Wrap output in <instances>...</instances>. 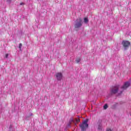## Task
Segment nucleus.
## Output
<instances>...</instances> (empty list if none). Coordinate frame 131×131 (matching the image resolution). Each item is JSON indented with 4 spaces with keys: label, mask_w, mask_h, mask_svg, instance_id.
Here are the masks:
<instances>
[{
    "label": "nucleus",
    "mask_w": 131,
    "mask_h": 131,
    "mask_svg": "<svg viewBox=\"0 0 131 131\" xmlns=\"http://www.w3.org/2000/svg\"><path fill=\"white\" fill-rule=\"evenodd\" d=\"M88 122L89 119H86L79 125L81 131H86V128H89V124H88Z\"/></svg>",
    "instance_id": "f257e3e1"
},
{
    "label": "nucleus",
    "mask_w": 131,
    "mask_h": 131,
    "mask_svg": "<svg viewBox=\"0 0 131 131\" xmlns=\"http://www.w3.org/2000/svg\"><path fill=\"white\" fill-rule=\"evenodd\" d=\"M81 26H82V19L79 18L75 21V28H76V29H78V28H80Z\"/></svg>",
    "instance_id": "f03ea898"
},
{
    "label": "nucleus",
    "mask_w": 131,
    "mask_h": 131,
    "mask_svg": "<svg viewBox=\"0 0 131 131\" xmlns=\"http://www.w3.org/2000/svg\"><path fill=\"white\" fill-rule=\"evenodd\" d=\"M120 86V85L118 84L113 86L111 89V94H117L118 92Z\"/></svg>",
    "instance_id": "7ed1b4c3"
},
{
    "label": "nucleus",
    "mask_w": 131,
    "mask_h": 131,
    "mask_svg": "<svg viewBox=\"0 0 131 131\" xmlns=\"http://www.w3.org/2000/svg\"><path fill=\"white\" fill-rule=\"evenodd\" d=\"M122 45L125 50H127L128 47L130 46V42L126 40H123L122 42Z\"/></svg>",
    "instance_id": "20e7f679"
},
{
    "label": "nucleus",
    "mask_w": 131,
    "mask_h": 131,
    "mask_svg": "<svg viewBox=\"0 0 131 131\" xmlns=\"http://www.w3.org/2000/svg\"><path fill=\"white\" fill-rule=\"evenodd\" d=\"M56 77L57 80H62L63 78V75L62 73H57L56 74Z\"/></svg>",
    "instance_id": "39448f33"
},
{
    "label": "nucleus",
    "mask_w": 131,
    "mask_h": 131,
    "mask_svg": "<svg viewBox=\"0 0 131 131\" xmlns=\"http://www.w3.org/2000/svg\"><path fill=\"white\" fill-rule=\"evenodd\" d=\"M130 85V83L129 82H125L123 86L121 87V89L122 90H126Z\"/></svg>",
    "instance_id": "423d86ee"
},
{
    "label": "nucleus",
    "mask_w": 131,
    "mask_h": 131,
    "mask_svg": "<svg viewBox=\"0 0 131 131\" xmlns=\"http://www.w3.org/2000/svg\"><path fill=\"white\" fill-rule=\"evenodd\" d=\"M98 129L101 130L102 129V124H99L98 126Z\"/></svg>",
    "instance_id": "0eeeda50"
},
{
    "label": "nucleus",
    "mask_w": 131,
    "mask_h": 131,
    "mask_svg": "<svg viewBox=\"0 0 131 131\" xmlns=\"http://www.w3.org/2000/svg\"><path fill=\"white\" fill-rule=\"evenodd\" d=\"M84 23H88L89 22V19L87 18H84Z\"/></svg>",
    "instance_id": "6e6552de"
},
{
    "label": "nucleus",
    "mask_w": 131,
    "mask_h": 131,
    "mask_svg": "<svg viewBox=\"0 0 131 131\" xmlns=\"http://www.w3.org/2000/svg\"><path fill=\"white\" fill-rule=\"evenodd\" d=\"M76 62L77 63H79V62H80V58H77L76 59Z\"/></svg>",
    "instance_id": "1a4fd4ad"
},
{
    "label": "nucleus",
    "mask_w": 131,
    "mask_h": 131,
    "mask_svg": "<svg viewBox=\"0 0 131 131\" xmlns=\"http://www.w3.org/2000/svg\"><path fill=\"white\" fill-rule=\"evenodd\" d=\"M104 109L106 110L107 108H108V105L107 104H105L103 106Z\"/></svg>",
    "instance_id": "9d476101"
},
{
    "label": "nucleus",
    "mask_w": 131,
    "mask_h": 131,
    "mask_svg": "<svg viewBox=\"0 0 131 131\" xmlns=\"http://www.w3.org/2000/svg\"><path fill=\"white\" fill-rule=\"evenodd\" d=\"M18 48L20 49V50H21V48H22V43H19Z\"/></svg>",
    "instance_id": "9b49d317"
},
{
    "label": "nucleus",
    "mask_w": 131,
    "mask_h": 131,
    "mask_svg": "<svg viewBox=\"0 0 131 131\" xmlns=\"http://www.w3.org/2000/svg\"><path fill=\"white\" fill-rule=\"evenodd\" d=\"M5 57H6V58H8V57H9V54H8V53L6 54Z\"/></svg>",
    "instance_id": "f8f14e48"
},
{
    "label": "nucleus",
    "mask_w": 131,
    "mask_h": 131,
    "mask_svg": "<svg viewBox=\"0 0 131 131\" xmlns=\"http://www.w3.org/2000/svg\"><path fill=\"white\" fill-rule=\"evenodd\" d=\"M76 122H79L80 121V120L79 119H76Z\"/></svg>",
    "instance_id": "ddd939ff"
},
{
    "label": "nucleus",
    "mask_w": 131,
    "mask_h": 131,
    "mask_svg": "<svg viewBox=\"0 0 131 131\" xmlns=\"http://www.w3.org/2000/svg\"><path fill=\"white\" fill-rule=\"evenodd\" d=\"M106 131H112V130L111 129V128H107Z\"/></svg>",
    "instance_id": "4468645a"
},
{
    "label": "nucleus",
    "mask_w": 131,
    "mask_h": 131,
    "mask_svg": "<svg viewBox=\"0 0 131 131\" xmlns=\"http://www.w3.org/2000/svg\"><path fill=\"white\" fill-rule=\"evenodd\" d=\"M20 6H23V5H24V4L23 3H20Z\"/></svg>",
    "instance_id": "2eb2a0df"
},
{
    "label": "nucleus",
    "mask_w": 131,
    "mask_h": 131,
    "mask_svg": "<svg viewBox=\"0 0 131 131\" xmlns=\"http://www.w3.org/2000/svg\"><path fill=\"white\" fill-rule=\"evenodd\" d=\"M11 0H7V2H8V3H11Z\"/></svg>",
    "instance_id": "dca6fc26"
},
{
    "label": "nucleus",
    "mask_w": 131,
    "mask_h": 131,
    "mask_svg": "<svg viewBox=\"0 0 131 131\" xmlns=\"http://www.w3.org/2000/svg\"><path fill=\"white\" fill-rule=\"evenodd\" d=\"M71 121H74L73 118H71Z\"/></svg>",
    "instance_id": "f3484780"
},
{
    "label": "nucleus",
    "mask_w": 131,
    "mask_h": 131,
    "mask_svg": "<svg viewBox=\"0 0 131 131\" xmlns=\"http://www.w3.org/2000/svg\"><path fill=\"white\" fill-rule=\"evenodd\" d=\"M32 115H33V114H31L30 115H29V116L30 117V116H32Z\"/></svg>",
    "instance_id": "a211bd4d"
}]
</instances>
